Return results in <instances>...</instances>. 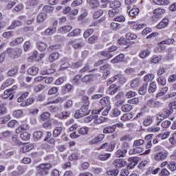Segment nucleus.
Listing matches in <instances>:
<instances>
[{"instance_id": "7c9ffc66", "label": "nucleus", "mask_w": 176, "mask_h": 176, "mask_svg": "<svg viewBox=\"0 0 176 176\" xmlns=\"http://www.w3.org/2000/svg\"><path fill=\"white\" fill-rule=\"evenodd\" d=\"M153 122V117L149 116L147 118H146L143 122L144 126H151L152 123Z\"/></svg>"}, {"instance_id": "680f3d73", "label": "nucleus", "mask_w": 176, "mask_h": 176, "mask_svg": "<svg viewBox=\"0 0 176 176\" xmlns=\"http://www.w3.org/2000/svg\"><path fill=\"white\" fill-rule=\"evenodd\" d=\"M24 130H28V125H22V126L18 127L16 129V133H21V132L24 131Z\"/></svg>"}, {"instance_id": "69168bd1", "label": "nucleus", "mask_w": 176, "mask_h": 176, "mask_svg": "<svg viewBox=\"0 0 176 176\" xmlns=\"http://www.w3.org/2000/svg\"><path fill=\"white\" fill-rule=\"evenodd\" d=\"M14 118H21L23 116V111L16 110L12 113Z\"/></svg>"}, {"instance_id": "9b49d317", "label": "nucleus", "mask_w": 176, "mask_h": 176, "mask_svg": "<svg viewBox=\"0 0 176 176\" xmlns=\"http://www.w3.org/2000/svg\"><path fill=\"white\" fill-rule=\"evenodd\" d=\"M103 109H104V110L102 111V115L103 116H107L108 115V113H109V111L111 110V107H102L100 109L94 110V111H92V114L97 115V114L100 113V112H101Z\"/></svg>"}, {"instance_id": "864d4df0", "label": "nucleus", "mask_w": 176, "mask_h": 176, "mask_svg": "<svg viewBox=\"0 0 176 176\" xmlns=\"http://www.w3.org/2000/svg\"><path fill=\"white\" fill-rule=\"evenodd\" d=\"M130 119H133V114L131 113H125L121 117L122 122H126V120H130Z\"/></svg>"}, {"instance_id": "f257e3e1", "label": "nucleus", "mask_w": 176, "mask_h": 176, "mask_svg": "<svg viewBox=\"0 0 176 176\" xmlns=\"http://www.w3.org/2000/svg\"><path fill=\"white\" fill-rule=\"evenodd\" d=\"M52 166L49 163L41 164L36 167L37 173L41 176H45L49 174V170Z\"/></svg>"}, {"instance_id": "8fccbe9b", "label": "nucleus", "mask_w": 176, "mask_h": 176, "mask_svg": "<svg viewBox=\"0 0 176 176\" xmlns=\"http://www.w3.org/2000/svg\"><path fill=\"white\" fill-rule=\"evenodd\" d=\"M71 30H72V26L66 25V26H63V27L60 28L59 32L67 33V32H69L71 31Z\"/></svg>"}, {"instance_id": "e433bc0d", "label": "nucleus", "mask_w": 176, "mask_h": 176, "mask_svg": "<svg viewBox=\"0 0 176 176\" xmlns=\"http://www.w3.org/2000/svg\"><path fill=\"white\" fill-rule=\"evenodd\" d=\"M149 54H151V51H149L148 50H143L139 54V56L141 58H146V57H148Z\"/></svg>"}, {"instance_id": "9d476101", "label": "nucleus", "mask_w": 176, "mask_h": 176, "mask_svg": "<svg viewBox=\"0 0 176 176\" xmlns=\"http://www.w3.org/2000/svg\"><path fill=\"white\" fill-rule=\"evenodd\" d=\"M167 156H168V152L161 151L155 155V160H157V162L163 161L166 159Z\"/></svg>"}, {"instance_id": "393cba45", "label": "nucleus", "mask_w": 176, "mask_h": 176, "mask_svg": "<svg viewBox=\"0 0 176 176\" xmlns=\"http://www.w3.org/2000/svg\"><path fill=\"white\" fill-rule=\"evenodd\" d=\"M153 2L155 3V5H158L160 6H164L170 3L168 0H153Z\"/></svg>"}, {"instance_id": "1a4fd4ad", "label": "nucleus", "mask_w": 176, "mask_h": 176, "mask_svg": "<svg viewBox=\"0 0 176 176\" xmlns=\"http://www.w3.org/2000/svg\"><path fill=\"white\" fill-rule=\"evenodd\" d=\"M127 165V162L123 159H117L113 162V166L116 168H122V167H125Z\"/></svg>"}, {"instance_id": "c03bdc74", "label": "nucleus", "mask_w": 176, "mask_h": 176, "mask_svg": "<svg viewBox=\"0 0 176 176\" xmlns=\"http://www.w3.org/2000/svg\"><path fill=\"white\" fill-rule=\"evenodd\" d=\"M43 137V132L38 131L34 133V140L35 141H38V140H41Z\"/></svg>"}, {"instance_id": "6ab92c4d", "label": "nucleus", "mask_w": 176, "mask_h": 176, "mask_svg": "<svg viewBox=\"0 0 176 176\" xmlns=\"http://www.w3.org/2000/svg\"><path fill=\"white\" fill-rule=\"evenodd\" d=\"M63 130H64V128L63 126H56L53 131L52 135L54 138L58 137V135H61V133H63Z\"/></svg>"}, {"instance_id": "7ed1b4c3", "label": "nucleus", "mask_w": 176, "mask_h": 176, "mask_svg": "<svg viewBox=\"0 0 176 176\" xmlns=\"http://www.w3.org/2000/svg\"><path fill=\"white\" fill-rule=\"evenodd\" d=\"M164 13H166V10L164 9L157 8L154 10L153 12V15L151 18V21H154V23H156V21H158L159 19L163 17V14Z\"/></svg>"}, {"instance_id": "3c124183", "label": "nucleus", "mask_w": 176, "mask_h": 176, "mask_svg": "<svg viewBox=\"0 0 176 176\" xmlns=\"http://www.w3.org/2000/svg\"><path fill=\"white\" fill-rule=\"evenodd\" d=\"M50 118V113L44 112L40 116V120L42 122H45V120H47Z\"/></svg>"}, {"instance_id": "f704fd0d", "label": "nucleus", "mask_w": 176, "mask_h": 176, "mask_svg": "<svg viewBox=\"0 0 176 176\" xmlns=\"http://www.w3.org/2000/svg\"><path fill=\"white\" fill-rule=\"evenodd\" d=\"M153 79H155V75L153 74H148L144 76V81L146 82V83H148L152 82Z\"/></svg>"}, {"instance_id": "4d7b16f0", "label": "nucleus", "mask_w": 176, "mask_h": 176, "mask_svg": "<svg viewBox=\"0 0 176 176\" xmlns=\"http://www.w3.org/2000/svg\"><path fill=\"white\" fill-rule=\"evenodd\" d=\"M119 115H120V111L119 109L116 108V109H113V110H111V116H112L113 118H116V117L119 116Z\"/></svg>"}, {"instance_id": "5701e85b", "label": "nucleus", "mask_w": 176, "mask_h": 176, "mask_svg": "<svg viewBox=\"0 0 176 176\" xmlns=\"http://www.w3.org/2000/svg\"><path fill=\"white\" fill-rule=\"evenodd\" d=\"M118 89L119 87H118L116 84H112L109 87V94L113 96V94H115V93H116V91H118Z\"/></svg>"}, {"instance_id": "6e6d98bb", "label": "nucleus", "mask_w": 176, "mask_h": 176, "mask_svg": "<svg viewBox=\"0 0 176 176\" xmlns=\"http://www.w3.org/2000/svg\"><path fill=\"white\" fill-rule=\"evenodd\" d=\"M50 122H51L52 124H53V126H57V127L63 126V122H61L54 118L51 119Z\"/></svg>"}, {"instance_id": "20e7f679", "label": "nucleus", "mask_w": 176, "mask_h": 176, "mask_svg": "<svg viewBox=\"0 0 176 176\" xmlns=\"http://www.w3.org/2000/svg\"><path fill=\"white\" fill-rule=\"evenodd\" d=\"M82 100L84 101V104L81 107V112H82L84 116H86V115H89V113L90 112L89 110L90 102L89 101V97L87 96H83Z\"/></svg>"}, {"instance_id": "a878e982", "label": "nucleus", "mask_w": 176, "mask_h": 176, "mask_svg": "<svg viewBox=\"0 0 176 176\" xmlns=\"http://www.w3.org/2000/svg\"><path fill=\"white\" fill-rule=\"evenodd\" d=\"M94 79V76L86 75L82 78V82H83V83H90V82H93Z\"/></svg>"}, {"instance_id": "412c9836", "label": "nucleus", "mask_w": 176, "mask_h": 176, "mask_svg": "<svg viewBox=\"0 0 176 176\" xmlns=\"http://www.w3.org/2000/svg\"><path fill=\"white\" fill-rule=\"evenodd\" d=\"M129 160L131 161V162L127 166V168H134V167L138 164V160H137V158H129Z\"/></svg>"}, {"instance_id": "c756f323", "label": "nucleus", "mask_w": 176, "mask_h": 176, "mask_svg": "<svg viewBox=\"0 0 176 176\" xmlns=\"http://www.w3.org/2000/svg\"><path fill=\"white\" fill-rule=\"evenodd\" d=\"M167 91H168V87H165L162 88L160 91L156 94V98H159V97H163V96H164V94H166Z\"/></svg>"}, {"instance_id": "5fc2aeb1", "label": "nucleus", "mask_w": 176, "mask_h": 176, "mask_svg": "<svg viewBox=\"0 0 176 176\" xmlns=\"http://www.w3.org/2000/svg\"><path fill=\"white\" fill-rule=\"evenodd\" d=\"M157 82L158 85H160V86H165V85L166 83V78H164L163 76H160L157 79Z\"/></svg>"}, {"instance_id": "72a5a7b5", "label": "nucleus", "mask_w": 176, "mask_h": 176, "mask_svg": "<svg viewBox=\"0 0 176 176\" xmlns=\"http://www.w3.org/2000/svg\"><path fill=\"white\" fill-rule=\"evenodd\" d=\"M23 25V23L20 21H13L11 25L9 27V30H14L16 27H20Z\"/></svg>"}, {"instance_id": "39448f33", "label": "nucleus", "mask_w": 176, "mask_h": 176, "mask_svg": "<svg viewBox=\"0 0 176 176\" xmlns=\"http://www.w3.org/2000/svg\"><path fill=\"white\" fill-rule=\"evenodd\" d=\"M16 89H17V86L14 85L11 89L6 90L4 91V94L2 96V98L3 100H6V98L13 100V97H14V95H13V91H14Z\"/></svg>"}, {"instance_id": "58836bf2", "label": "nucleus", "mask_w": 176, "mask_h": 176, "mask_svg": "<svg viewBox=\"0 0 176 176\" xmlns=\"http://www.w3.org/2000/svg\"><path fill=\"white\" fill-rule=\"evenodd\" d=\"M120 141L130 142V141H133V136H131L130 134H126L120 138Z\"/></svg>"}, {"instance_id": "dca6fc26", "label": "nucleus", "mask_w": 176, "mask_h": 176, "mask_svg": "<svg viewBox=\"0 0 176 176\" xmlns=\"http://www.w3.org/2000/svg\"><path fill=\"white\" fill-rule=\"evenodd\" d=\"M14 83V80L13 78H9L3 83V85L1 86V89L5 90L6 87H9V86H11V85H13Z\"/></svg>"}, {"instance_id": "4c0bfd02", "label": "nucleus", "mask_w": 176, "mask_h": 176, "mask_svg": "<svg viewBox=\"0 0 176 176\" xmlns=\"http://www.w3.org/2000/svg\"><path fill=\"white\" fill-rule=\"evenodd\" d=\"M105 121V118L104 117L98 118V116H94V122L95 124H100Z\"/></svg>"}, {"instance_id": "774afa93", "label": "nucleus", "mask_w": 176, "mask_h": 176, "mask_svg": "<svg viewBox=\"0 0 176 176\" xmlns=\"http://www.w3.org/2000/svg\"><path fill=\"white\" fill-rule=\"evenodd\" d=\"M168 167L170 171H175L176 170V163L175 162H170L168 164Z\"/></svg>"}, {"instance_id": "ea45409f", "label": "nucleus", "mask_w": 176, "mask_h": 176, "mask_svg": "<svg viewBox=\"0 0 176 176\" xmlns=\"http://www.w3.org/2000/svg\"><path fill=\"white\" fill-rule=\"evenodd\" d=\"M23 41L24 38H23V37H19L10 43V46H17V45L22 43Z\"/></svg>"}, {"instance_id": "c9c22d12", "label": "nucleus", "mask_w": 176, "mask_h": 176, "mask_svg": "<svg viewBox=\"0 0 176 176\" xmlns=\"http://www.w3.org/2000/svg\"><path fill=\"white\" fill-rule=\"evenodd\" d=\"M122 6V3L119 1H114L110 3V8L111 9H118V8H120Z\"/></svg>"}, {"instance_id": "0e129e2a", "label": "nucleus", "mask_w": 176, "mask_h": 176, "mask_svg": "<svg viewBox=\"0 0 176 176\" xmlns=\"http://www.w3.org/2000/svg\"><path fill=\"white\" fill-rule=\"evenodd\" d=\"M110 157H111L110 153H107V154H103V155H99V159H100V160H102V161L108 160V159H109Z\"/></svg>"}, {"instance_id": "4468645a", "label": "nucleus", "mask_w": 176, "mask_h": 176, "mask_svg": "<svg viewBox=\"0 0 176 176\" xmlns=\"http://www.w3.org/2000/svg\"><path fill=\"white\" fill-rule=\"evenodd\" d=\"M168 25V19H163L157 25L156 28L158 30H162L166 28Z\"/></svg>"}, {"instance_id": "603ef678", "label": "nucleus", "mask_w": 176, "mask_h": 176, "mask_svg": "<svg viewBox=\"0 0 176 176\" xmlns=\"http://www.w3.org/2000/svg\"><path fill=\"white\" fill-rule=\"evenodd\" d=\"M133 109V106L131 104H124L122 107V112H130Z\"/></svg>"}, {"instance_id": "13d9d810", "label": "nucleus", "mask_w": 176, "mask_h": 176, "mask_svg": "<svg viewBox=\"0 0 176 176\" xmlns=\"http://www.w3.org/2000/svg\"><path fill=\"white\" fill-rule=\"evenodd\" d=\"M108 13L109 17H115L119 13V10L113 8L112 10H109Z\"/></svg>"}, {"instance_id": "c85d7f7f", "label": "nucleus", "mask_w": 176, "mask_h": 176, "mask_svg": "<svg viewBox=\"0 0 176 176\" xmlns=\"http://www.w3.org/2000/svg\"><path fill=\"white\" fill-rule=\"evenodd\" d=\"M124 58V55L123 54H120L118 56H117L116 58L111 60V63L113 64H116V63H119L120 61H123V59Z\"/></svg>"}, {"instance_id": "473e14b6", "label": "nucleus", "mask_w": 176, "mask_h": 176, "mask_svg": "<svg viewBox=\"0 0 176 176\" xmlns=\"http://www.w3.org/2000/svg\"><path fill=\"white\" fill-rule=\"evenodd\" d=\"M171 115V111L165 109L162 111V112L160 114V118H162V119H165V118H168V116H170Z\"/></svg>"}, {"instance_id": "49530a36", "label": "nucleus", "mask_w": 176, "mask_h": 176, "mask_svg": "<svg viewBox=\"0 0 176 176\" xmlns=\"http://www.w3.org/2000/svg\"><path fill=\"white\" fill-rule=\"evenodd\" d=\"M140 13V10L138 8H131V10L129 12V15L131 17H135Z\"/></svg>"}, {"instance_id": "0eeeda50", "label": "nucleus", "mask_w": 176, "mask_h": 176, "mask_svg": "<svg viewBox=\"0 0 176 176\" xmlns=\"http://www.w3.org/2000/svg\"><path fill=\"white\" fill-rule=\"evenodd\" d=\"M117 79H119L120 83H122V85L124 84L126 82H127V78L125 76H122L121 74H118L115 76L114 77L111 78L108 82L107 85H111L112 82H115V80H117Z\"/></svg>"}, {"instance_id": "052dcab7", "label": "nucleus", "mask_w": 176, "mask_h": 176, "mask_svg": "<svg viewBox=\"0 0 176 176\" xmlns=\"http://www.w3.org/2000/svg\"><path fill=\"white\" fill-rule=\"evenodd\" d=\"M69 45H73L74 49H80V47H82V44L79 43H75V41L74 40L70 41Z\"/></svg>"}, {"instance_id": "de8ad7c7", "label": "nucleus", "mask_w": 176, "mask_h": 176, "mask_svg": "<svg viewBox=\"0 0 176 176\" xmlns=\"http://www.w3.org/2000/svg\"><path fill=\"white\" fill-rule=\"evenodd\" d=\"M80 34V29H76L72 30V32H69L67 34V36H78V35Z\"/></svg>"}, {"instance_id": "338daca9", "label": "nucleus", "mask_w": 176, "mask_h": 176, "mask_svg": "<svg viewBox=\"0 0 176 176\" xmlns=\"http://www.w3.org/2000/svg\"><path fill=\"white\" fill-rule=\"evenodd\" d=\"M45 35H53L56 32V28H48L45 30Z\"/></svg>"}, {"instance_id": "79ce46f5", "label": "nucleus", "mask_w": 176, "mask_h": 176, "mask_svg": "<svg viewBox=\"0 0 176 176\" xmlns=\"http://www.w3.org/2000/svg\"><path fill=\"white\" fill-rule=\"evenodd\" d=\"M59 54L57 52H54L51 54L49 56V60L50 63H53V61H56V60H58Z\"/></svg>"}, {"instance_id": "6e6552de", "label": "nucleus", "mask_w": 176, "mask_h": 176, "mask_svg": "<svg viewBox=\"0 0 176 176\" xmlns=\"http://www.w3.org/2000/svg\"><path fill=\"white\" fill-rule=\"evenodd\" d=\"M104 138H105V135L104 134H99L98 136L93 138L89 141V145H96L98 144V142H101Z\"/></svg>"}, {"instance_id": "e2e57ef3", "label": "nucleus", "mask_w": 176, "mask_h": 176, "mask_svg": "<svg viewBox=\"0 0 176 176\" xmlns=\"http://www.w3.org/2000/svg\"><path fill=\"white\" fill-rule=\"evenodd\" d=\"M157 137L158 138H161V140H166V138H168V137H170V132L160 133L157 135Z\"/></svg>"}, {"instance_id": "bf43d9fd", "label": "nucleus", "mask_w": 176, "mask_h": 176, "mask_svg": "<svg viewBox=\"0 0 176 176\" xmlns=\"http://www.w3.org/2000/svg\"><path fill=\"white\" fill-rule=\"evenodd\" d=\"M89 133V128L82 127L78 130V134H81L82 135H86Z\"/></svg>"}, {"instance_id": "cd10ccee", "label": "nucleus", "mask_w": 176, "mask_h": 176, "mask_svg": "<svg viewBox=\"0 0 176 176\" xmlns=\"http://www.w3.org/2000/svg\"><path fill=\"white\" fill-rule=\"evenodd\" d=\"M30 137H31V135H30V133H28V132L27 131L21 132L20 135V138L21 140H22V141H28Z\"/></svg>"}, {"instance_id": "aec40b11", "label": "nucleus", "mask_w": 176, "mask_h": 176, "mask_svg": "<svg viewBox=\"0 0 176 176\" xmlns=\"http://www.w3.org/2000/svg\"><path fill=\"white\" fill-rule=\"evenodd\" d=\"M87 3L92 8V9H96L100 6V1L97 0H87Z\"/></svg>"}, {"instance_id": "f3484780", "label": "nucleus", "mask_w": 176, "mask_h": 176, "mask_svg": "<svg viewBox=\"0 0 176 176\" xmlns=\"http://www.w3.org/2000/svg\"><path fill=\"white\" fill-rule=\"evenodd\" d=\"M116 130V125H113L111 126H107L103 129L104 134H111L112 133H115Z\"/></svg>"}, {"instance_id": "09e8293b", "label": "nucleus", "mask_w": 176, "mask_h": 176, "mask_svg": "<svg viewBox=\"0 0 176 176\" xmlns=\"http://www.w3.org/2000/svg\"><path fill=\"white\" fill-rule=\"evenodd\" d=\"M144 144H145V141H144V140H137L133 142V147H141Z\"/></svg>"}, {"instance_id": "2eb2a0df", "label": "nucleus", "mask_w": 176, "mask_h": 176, "mask_svg": "<svg viewBox=\"0 0 176 176\" xmlns=\"http://www.w3.org/2000/svg\"><path fill=\"white\" fill-rule=\"evenodd\" d=\"M39 72V68L35 66H32L28 69V74L29 75H32V76H35V75H38Z\"/></svg>"}, {"instance_id": "ddd939ff", "label": "nucleus", "mask_w": 176, "mask_h": 176, "mask_svg": "<svg viewBox=\"0 0 176 176\" xmlns=\"http://www.w3.org/2000/svg\"><path fill=\"white\" fill-rule=\"evenodd\" d=\"M100 71H103V76H108L111 74V72L109 71V64H104L100 67Z\"/></svg>"}, {"instance_id": "b1692460", "label": "nucleus", "mask_w": 176, "mask_h": 176, "mask_svg": "<svg viewBox=\"0 0 176 176\" xmlns=\"http://www.w3.org/2000/svg\"><path fill=\"white\" fill-rule=\"evenodd\" d=\"M127 154V150L123 148V149H118L116 152V156L117 157H124Z\"/></svg>"}, {"instance_id": "a211bd4d", "label": "nucleus", "mask_w": 176, "mask_h": 176, "mask_svg": "<svg viewBox=\"0 0 176 176\" xmlns=\"http://www.w3.org/2000/svg\"><path fill=\"white\" fill-rule=\"evenodd\" d=\"M47 19V14L45 12H40L36 17L37 23H43Z\"/></svg>"}, {"instance_id": "37998d69", "label": "nucleus", "mask_w": 176, "mask_h": 176, "mask_svg": "<svg viewBox=\"0 0 176 176\" xmlns=\"http://www.w3.org/2000/svg\"><path fill=\"white\" fill-rule=\"evenodd\" d=\"M37 46L40 52H45V50H46V47H47V45L43 42H38L37 43Z\"/></svg>"}, {"instance_id": "f8f14e48", "label": "nucleus", "mask_w": 176, "mask_h": 176, "mask_svg": "<svg viewBox=\"0 0 176 176\" xmlns=\"http://www.w3.org/2000/svg\"><path fill=\"white\" fill-rule=\"evenodd\" d=\"M34 149V146L32 144H30L28 143H25L23 144V146L21 147L20 151L22 153H26V152H30V151H32Z\"/></svg>"}, {"instance_id": "a19ab883", "label": "nucleus", "mask_w": 176, "mask_h": 176, "mask_svg": "<svg viewBox=\"0 0 176 176\" xmlns=\"http://www.w3.org/2000/svg\"><path fill=\"white\" fill-rule=\"evenodd\" d=\"M156 89H157V87L156 86V82L153 81L149 85L148 93H155V91H156Z\"/></svg>"}, {"instance_id": "bb28decb", "label": "nucleus", "mask_w": 176, "mask_h": 176, "mask_svg": "<svg viewBox=\"0 0 176 176\" xmlns=\"http://www.w3.org/2000/svg\"><path fill=\"white\" fill-rule=\"evenodd\" d=\"M136 2H137V0H125L124 1V3L126 6H127L126 8L128 10H130L131 9V6H134Z\"/></svg>"}, {"instance_id": "2f4dec72", "label": "nucleus", "mask_w": 176, "mask_h": 176, "mask_svg": "<svg viewBox=\"0 0 176 176\" xmlns=\"http://www.w3.org/2000/svg\"><path fill=\"white\" fill-rule=\"evenodd\" d=\"M140 87V78H135L131 82V89H137Z\"/></svg>"}, {"instance_id": "a18cd8bd", "label": "nucleus", "mask_w": 176, "mask_h": 176, "mask_svg": "<svg viewBox=\"0 0 176 176\" xmlns=\"http://www.w3.org/2000/svg\"><path fill=\"white\" fill-rule=\"evenodd\" d=\"M148 89V83L143 84V85L139 89V94L144 96L146 93Z\"/></svg>"}, {"instance_id": "4be33fe9", "label": "nucleus", "mask_w": 176, "mask_h": 176, "mask_svg": "<svg viewBox=\"0 0 176 176\" xmlns=\"http://www.w3.org/2000/svg\"><path fill=\"white\" fill-rule=\"evenodd\" d=\"M100 103L101 104V105H103V107H111L109 106L111 104V101H109V97L106 96L104 97L103 98H102L100 100Z\"/></svg>"}, {"instance_id": "f03ea898", "label": "nucleus", "mask_w": 176, "mask_h": 176, "mask_svg": "<svg viewBox=\"0 0 176 176\" xmlns=\"http://www.w3.org/2000/svg\"><path fill=\"white\" fill-rule=\"evenodd\" d=\"M6 53L10 58H12L13 60H15V58H19L21 56V54H23V51L20 48H8L6 50Z\"/></svg>"}, {"instance_id": "423d86ee", "label": "nucleus", "mask_w": 176, "mask_h": 176, "mask_svg": "<svg viewBox=\"0 0 176 176\" xmlns=\"http://www.w3.org/2000/svg\"><path fill=\"white\" fill-rule=\"evenodd\" d=\"M116 50H118V47L116 45H112L109 48L108 51L100 52V55L106 57L107 58H112L113 56L111 53H112V52H116Z\"/></svg>"}]
</instances>
